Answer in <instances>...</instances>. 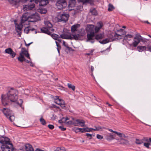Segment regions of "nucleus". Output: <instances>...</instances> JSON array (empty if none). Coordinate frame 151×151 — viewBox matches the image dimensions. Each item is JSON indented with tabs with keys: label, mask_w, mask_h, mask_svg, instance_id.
Listing matches in <instances>:
<instances>
[{
	"label": "nucleus",
	"mask_w": 151,
	"mask_h": 151,
	"mask_svg": "<svg viewBox=\"0 0 151 151\" xmlns=\"http://www.w3.org/2000/svg\"><path fill=\"white\" fill-rule=\"evenodd\" d=\"M133 36L131 34H127L124 37L123 40L129 41L130 40V39L133 37Z\"/></svg>",
	"instance_id": "nucleus-25"
},
{
	"label": "nucleus",
	"mask_w": 151,
	"mask_h": 151,
	"mask_svg": "<svg viewBox=\"0 0 151 151\" xmlns=\"http://www.w3.org/2000/svg\"><path fill=\"white\" fill-rule=\"evenodd\" d=\"M29 28L30 31H33L35 30V29L33 28H31L30 27V28Z\"/></svg>",
	"instance_id": "nucleus-59"
},
{
	"label": "nucleus",
	"mask_w": 151,
	"mask_h": 151,
	"mask_svg": "<svg viewBox=\"0 0 151 151\" xmlns=\"http://www.w3.org/2000/svg\"><path fill=\"white\" fill-rule=\"evenodd\" d=\"M99 42L101 44H105L111 42V40L109 38H107L102 41H99Z\"/></svg>",
	"instance_id": "nucleus-29"
},
{
	"label": "nucleus",
	"mask_w": 151,
	"mask_h": 151,
	"mask_svg": "<svg viewBox=\"0 0 151 151\" xmlns=\"http://www.w3.org/2000/svg\"><path fill=\"white\" fill-rule=\"evenodd\" d=\"M10 142V139L7 137L3 136L0 137V142L2 144L1 146L2 151L14 150L13 145Z\"/></svg>",
	"instance_id": "nucleus-2"
},
{
	"label": "nucleus",
	"mask_w": 151,
	"mask_h": 151,
	"mask_svg": "<svg viewBox=\"0 0 151 151\" xmlns=\"http://www.w3.org/2000/svg\"><path fill=\"white\" fill-rule=\"evenodd\" d=\"M138 50L139 52H142L145 50L147 49L145 46H139L137 47Z\"/></svg>",
	"instance_id": "nucleus-26"
},
{
	"label": "nucleus",
	"mask_w": 151,
	"mask_h": 151,
	"mask_svg": "<svg viewBox=\"0 0 151 151\" xmlns=\"http://www.w3.org/2000/svg\"><path fill=\"white\" fill-rule=\"evenodd\" d=\"M90 12L92 15L96 16L98 14L97 11L94 8H91L90 9Z\"/></svg>",
	"instance_id": "nucleus-24"
},
{
	"label": "nucleus",
	"mask_w": 151,
	"mask_h": 151,
	"mask_svg": "<svg viewBox=\"0 0 151 151\" xmlns=\"http://www.w3.org/2000/svg\"><path fill=\"white\" fill-rule=\"evenodd\" d=\"M52 106L54 108H57V109H59V106H57L55 105L52 104Z\"/></svg>",
	"instance_id": "nucleus-57"
},
{
	"label": "nucleus",
	"mask_w": 151,
	"mask_h": 151,
	"mask_svg": "<svg viewBox=\"0 0 151 151\" xmlns=\"http://www.w3.org/2000/svg\"><path fill=\"white\" fill-rule=\"evenodd\" d=\"M4 52L5 53L9 54L12 58L14 57L16 55V53L11 48H8L6 49Z\"/></svg>",
	"instance_id": "nucleus-13"
},
{
	"label": "nucleus",
	"mask_w": 151,
	"mask_h": 151,
	"mask_svg": "<svg viewBox=\"0 0 151 151\" xmlns=\"http://www.w3.org/2000/svg\"><path fill=\"white\" fill-rule=\"evenodd\" d=\"M8 1L10 3V4H15L17 2H19V1H16L14 0H8Z\"/></svg>",
	"instance_id": "nucleus-39"
},
{
	"label": "nucleus",
	"mask_w": 151,
	"mask_h": 151,
	"mask_svg": "<svg viewBox=\"0 0 151 151\" xmlns=\"http://www.w3.org/2000/svg\"><path fill=\"white\" fill-rule=\"evenodd\" d=\"M145 23H146L147 24H149L151 25V24H150L149 22L147 21H145L144 22Z\"/></svg>",
	"instance_id": "nucleus-64"
},
{
	"label": "nucleus",
	"mask_w": 151,
	"mask_h": 151,
	"mask_svg": "<svg viewBox=\"0 0 151 151\" xmlns=\"http://www.w3.org/2000/svg\"><path fill=\"white\" fill-rule=\"evenodd\" d=\"M68 86L69 88L71 89L73 91H74L75 90V86L74 85H72L70 83L68 84Z\"/></svg>",
	"instance_id": "nucleus-38"
},
{
	"label": "nucleus",
	"mask_w": 151,
	"mask_h": 151,
	"mask_svg": "<svg viewBox=\"0 0 151 151\" xmlns=\"http://www.w3.org/2000/svg\"><path fill=\"white\" fill-rule=\"evenodd\" d=\"M30 65L31 66L33 67L34 66V64H33V63L32 62H30Z\"/></svg>",
	"instance_id": "nucleus-58"
},
{
	"label": "nucleus",
	"mask_w": 151,
	"mask_h": 151,
	"mask_svg": "<svg viewBox=\"0 0 151 151\" xmlns=\"http://www.w3.org/2000/svg\"><path fill=\"white\" fill-rule=\"evenodd\" d=\"M24 61H25L27 63H30V61L28 60H26L25 59V60H24Z\"/></svg>",
	"instance_id": "nucleus-63"
},
{
	"label": "nucleus",
	"mask_w": 151,
	"mask_h": 151,
	"mask_svg": "<svg viewBox=\"0 0 151 151\" xmlns=\"http://www.w3.org/2000/svg\"><path fill=\"white\" fill-rule=\"evenodd\" d=\"M150 145V143H144V145L147 148H150L149 145Z\"/></svg>",
	"instance_id": "nucleus-46"
},
{
	"label": "nucleus",
	"mask_w": 151,
	"mask_h": 151,
	"mask_svg": "<svg viewBox=\"0 0 151 151\" xmlns=\"http://www.w3.org/2000/svg\"><path fill=\"white\" fill-rule=\"evenodd\" d=\"M29 28H30V27H26L24 29V32L27 34L28 33L29 31H30Z\"/></svg>",
	"instance_id": "nucleus-42"
},
{
	"label": "nucleus",
	"mask_w": 151,
	"mask_h": 151,
	"mask_svg": "<svg viewBox=\"0 0 151 151\" xmlns=\"http://www.w3.org/2000/svg\"><path fill=\"white\" fill-rule=\"evenodd\" d=\"M77 129H79V132H81L82 133H84L86 132V128H81L78 127Z\"/></svg>",
	"instance_id": "nucleus-40"
},
{
	"label": "nucleus",
	"mask_w": 151,
	"mask_h": 151,
	"mask_svg": "<svg viewBox=\"0 0 151 151\" xmlns=\"http://www.w3.org/2000/svg\"><path fill=\"white\" fill-rule=\"evenodd\" d=\"M54 151H66V149L63 147H57Z\"/></svg>",
	"instance_id": "nucleus-33"
},
{
	"label": "nucleus",
	"mask_w": 151,
	"mask_h": 151,
	"mask_svg": "<svg viewBox=\"0 0 151 151\" xmlns=\"http://www.w3.org/2000/svg\"><path fill=\"white\" fill-rule=\"evenodd\" d=\"M51 37L54 40H56L58 38H59V36L57 34H51Z\"/></svg>",
	"instance_id": "nucleus-37"
},
{
	"label": "nucleus",
	"mask_w": 151,
	"mask_h": 151,
	"mask_svg": "<svg viewBox=\"0 0 151 151\" xmlns=\"http://www.w3.org/2000/svg\"><path fill=\"white\" fill-rule=\"evenodd\" d=\"M126 137V138L121 137L120 138V142L121 144H126L128 143V141L127 139H124L127 138L128 137L127 136Z\"/></svg>",
	"instance_id": "nucleus-30"
},
{
	"label": "nucleus",
	"mask_w": 151,
	"mask_h": 151,
	"mask_svg": "<svg viewBox=\"0 0 151 151\" xmlns=\"http://www.w3.org/2000/svg\"><path fill=\"white\" fill-rule=\"evenodd\" d=\"M27 19L26 17H24V15H23L22 19H21L20 23L19 24H16L15 29L17 32L18 33L17 35L19 37H20L21 36L22 31V24L27 21Z\"/></svg>",
	"instance_id": "nucleus-4"
},
{
	"label": "nucleus",
	"mask_w": 151,
	"mask_h": 151,
	"mask_svg": "<svg viewBox=\"0 0 151 151\" xmlns=\"http://www.w3.org/2000/svg\"><path fill=\"white\" fill-rule=\"evenodd\" d=\"M90 40V42L92 43H93L95 42V39L94 38L91 39Z\"/></svg>",
	"instance_id": "nucleus-55"
},
{
	"label": "nucleus",
	"mask_w": 151,
	"mask_h": 151,
	"mask_svg": "<svg viewBox=\"0 0 151 151\" xmlns=\"http://www.w3.org/2000/svg\"><path fill=\"white\" fill-rule=\"evenodd\" d=\"M114 8L112 4H110L109 5V7L108 10L109 11H112Z\"/></svg>",
	"instance_id": "nucleus-34"
},
{
	"label": "nucleus",
	"mask_w": 151,
	"mask_h": 151,
	"mask_svg": "<svg viewBox=\"0 0 151 151\" xmlns=\"http://www.w3.org/2000/svg\"><path fill=\"white\" fill-rule=\"evenodd\" d=\"M19 54H21L23 55H24L27 57L28 59L31 60V58L29 57V54L28 52L26 50V49L24 47H22V50Z\"/></svg>",
	"instance_id": "nucleus-14"
},
{
	"label": "nucleus",
	"mask_w": 151,
	"mask_h": 151,
	"mask_svg": "<svg viewBox=\"0 0 151 151\" xmlns=\"http://www.w3.org/2000/svg\"><path fill=\"white\" fill-rule=\"evenodd\" d=\"M17 59L21 62H22L25 60V58L23 55L19 54V56L17 58Z\"/></svg>",
	"instance_id": "nucleus-28"
},
{
	"label": "nucleus",
	"mask_w": 151,
	"mask_h": 151,
	"mask_svg": "<svg viewBox=\"0 0 151 151\" xmlns=\"http://www.w3.org/2000/svg\"><path fill=\"white\" fill-rule=\"evenodd\" d=\"M139 42L140 41L139 40V37H138L137 35L134 38L132 43L129 44V45L130 46H133L134 47H136Z\"/></svg>",
	"instance_id": "nucleus-12"
},
{
	"label": "nucleus",
	"mask_w": 151,
	"mask_h": 151,
	"mask_svg": "<svg viewBox=\"0 0 151 151\" xmlns=\"http://www.w3.org/2000/svg\"><path fill=\"white\" fill-rule=\"evenodd\" d=\"M25 147L26 151H34V149L32 146L29 144H26Z\"/></svg>",
	"instance_id": "nucleus-19"
},
{
	"label": "nucleus",
	"mask_w": 151,
	"mask_h": 151,
	"mask_svg": "<svg viewBox=\"0 0 151 151\" xmlns=\"http://www.w3.org/2000/svg\"><path fill=\"white\" fill-rule=\"evenodd\" d=\"M63 45L65 47L66 46H67L68 44H66L65 42V41H63Z\"/></svg>",
	"instance_id": "nucleus-54"
},
{
	"label": "nucleus",
	"mask_w": 151,
	"mask_h": 151,
	"mask_svg": "<svg viewBox=\"0 0 151 151\" xmlns=\"http://www.w3.org/2000/svg\"><path fill=\"white\" fill-rule=\"evenodd\" d=\"M59 128L60 129L63 131H65L66 129V128H65L63 126H60L59 127Z\"/></svg>",
	"instance_id": "nucleus-50"
},
{
	"label": "nucleus",
	"mask_w": 151,
	"mask_h": 151,
	"mask_svg": "<svg viewBox=\"0 0 151 151\" xmlns=\"http://www.w3.org/2000/svg\"><path fill=\"white\" fill-rule=\"evenodd\" d=\"M137 36L139 37V40L140 41H140L142 42H145V39L142 37L140 35H137Z\"/></svg>",
	"instance_id": "nucleus-41"
},
{
	"label": "nucleus",
	"mask_w": 151,
	"mask_h": 151,
	"mask_svg": "<svg viewBox=\"0 0 151 151\" xmlns=\"http://www.w3.org/2000/svg\"><path fill=\"white\" fill-rule=\"evenodd\" d=\"M66 47V50L68 51H70V47L68 46V45H67V46L65 47Z\"/></svg>",
	"instance_id": "nucleus-53"
},
{
	"label": "nucleus",
	"mask_w": 151,
	"mask_h": 151,
	"mask_svg": "<svg viewBox=\"0 0 151 151\" xmlns=\"http://www.w3.org/2000/svg\"><path fill=\"white\" fill-rule=\"evenodd\" d=\"M86 132H90L93 131V128L86 127Z\"/></svg>",
	"instance_id": "nucleus-45"
},
{
	"label": "nucleus",
	"mask_w": 151,
	"mask_h": 151,
	"mask_svg": "<svg viewBox=\"0 0 151 151\" xmlns=\"http://www.w3.org/2000/svg\"><path fill=\"white\" fill-rule=\"evenodd\" d=\"M32 43V42H31L29 44H27L25 42V45L27 46H29Z\"/></svg>",
	"instance_id": "nucleus-56"
},
{
	"label": "nucleus",
	"mask_w": 151,
	"mask_h": 151,
	"mask_svg": "<svg viewBox=\"0 0 151 151\" xmlns=\"http://www.w3.org/2000/svg\"><path fill=\"white\" fill-rule=\"evenodd\" d=\"M60 37L63 39H70L72 40L71 36L66 34H62L60 35Z\"/></svg>",
	"instance_id": "nucleus-21"
},
{
	"label": "nucleus",
	"mask_w": 151,
	"mask_h": 151,
	"mask_svg": "<svg viewBox=\"0 0 151 151\" xmlns=\"http://www.w3.org/2000/svg\"><path fill=\"white\" fill-rule=\"evenodd\" d=\"M115 133L120 138H121V137L126 138L127 137L126 136H125V135L124 134L117 132L116 131L115 132Z\"/></svg>",
	"instance_id": "nucleus-32"
},
{
	"label": "nucleus",
	"mask_w": 151,
	"mask_h": 151,
	"mask_svg": "<svg viewBox=\"0 0 151 151\" xmlns=\"http://www.w3.org/2000/svg\"><path fill=\"white\" fill-rule=\"evenodd\" d=\"M35 7L34 4H28L27 5H23V10L24 11H27L32 10Z\"/></svg>",
	"instance_id": "nucleus-11"
},
{
	"label": "nucleus",
	"mask_w": 151,
	"mask_h": 151,
	"mask_svg": "<svg viewBox=\"0 0 151 151\" xmlns=\"http://www.w3.org/2000/svg\"><path fill=\"white\" fill-rule=\"evenodd\" d=\"M122 35H124L119 34L117 33H112L109 35V39H110L111 42L116 40H119L122 38Z\"/></svg>",
	"instance_id": "nucleus-8"
},
{
	"label": "nucleus",
	"mask_w": 151,
	"mask_h": 151,
	"mask_svg": "<svg viewBox=\"0 0 151 151\" xmlns=\"http://www.w3.org/2000/svg\"><path fill=\"white\" fill-rule=\"evenodd\" d=\"M109 131H110V132H113L114 133H115L116 132V131H113L112 129H109Z\"/></svg>",
	"instance_id": "nucleus-62"
},
{
	"label": "nucleus",
	"mask_w": 151,
	"mask_h": 151,
	"mask_svg": "<svg viewBox=\"0 0 151 151\" xmlns=\"http://www.w3.org/2000/svg\"><path fill=\"white\" fill-rule=\"evenodd\" d=\"M72 36H71V38L72 40L74 39L76 40H78L80 37L79 34H75L72 35Z\"/></svg>",
	"instance_id": "nucleus-27"
},
{
	"label": "nucleus",
	"mask_w": 151,
	"mask_h": 151,
	"mask_svg": "<svg viewBox=\"0 0 151 151\" xmlns=\"http://www.w3.org/2000/svg\"><path fill=\"white\" fill-rule=\"evenodd\" d=\"M80 26V25L78 24H75L73 25L71 27V31L72 32H74L77 31V29Z\"/></svg>",
	"instance_id": "nucleus-23"
},
{
	"label": "nucleus",
	"mask_w": 151,
	"mask_h": 151,
	"mask_svg": "<svg viewBox=\"0 0 151 151\" xmlns=\"http://www.w3.org/2000/svg\"><path fill=\"white\" fill-rule=\"evenodd\" d=\"M6 116L9 119L10 121L12 122L15 119V117L13 115L12 111L9 109L4 108L1 110Z\"/></svg>",
	"instance_id": "nucleus-5"
},
{
	"label": "nucleus",
	"mask_w": 151,
	"mask_h": 151,
	"mask_svg": "<svg viewBox=\"0 0 151 151\" xmlns=\"http://www.w3.org/2000/svg\"><path fill=\"white\" fill-rule=\"evenodd\" d=\"M78 1L84 4L86 3H88L92 5L93 4V0H78Z\"/></svg>",
	"instance_id": "nucleus-20"
},
{
	"label": "nucleus",
	"mask_w": 151,
	"mask_h": 151,
	"mask_svg": "<svg viewBox=\"0 0 151 151\" xmlns=\"http://www.w3.org/2000/svg\"><path fill=\"white\" fill-rule=\"evenodd\" d=\"M28 18L30 19L29 21L31 22H35L40 20V18L39 14L37 13L31 15Z\"/></svg>",
	"instance_id": "nucleus-10"
},
{
	"label": "nucleus",
	"mask_w": 151,
	"mask_h": 151,
	"mask_svg": "<svg viewBox=\"0 0 151 151\" xmlns=\"http://www.w3.org/2000/svg\"><path fill=\"white\" fill-rule=\"evenodd\" d=\"M35 151H44L43 150H40V149L37 148L36 150Z\"/></svg>",
	"instance_id": "nucleus-61"
},
{
	"label": "nucleus",
	"mask_w": 151,
	"mask_h": 151,
	"mask_svg": "<svg viewBox=\"0 0 151 151\" xmlns=\"http://www.w3.org/2000/svg\"><path fill=\"white\" fill-rule=\"evenodd\" d=\"M94 51V50H92L88 53H86L85 54V55H93V53Z\"/></svg>",
	"instance_id": "nucleus-44"
},
{
	"label": "nucleus",
	"mask_w": 151,
	"mask_h": 151,
	"mask_svg": "<svg viewBox=\"0 0 151 151\" xmlns=\"http://www.w3.org/2000/svg\"><path fill=\"white\" fill-rule=\"evenodd\" d=\"M85 122L83 119H77L74 121H70L67 122L69 125H73L75 126H78L79 125L82 127H85Z\"/></svg>",
	"instance_id": "nucleus-7"
},
{
	"label": "nucleus",
	"mask_w": 151,
	"mask_h": 151,
	"mask_svg": "<svg viewBox=\"0 0 151 151\" xmlns=\"http://www.w3.org/2000/svg\"><path fill=\"white\" fill-rule=\"evenodd\" d=\"M39 1H40V0H30V2H31L34 1L35 3L37 4L38 2H39Z\"/></svg>",
	"instance_id": "nucleus-52"
},
{
	"label": "nucleus",
	"mask_w": 151,
	"mask_h": 151,
	"mask_svg": "<svg viewBox=\"0 0 151 151\" xmlns=\"http://www.w3.org/2000/svg\"><path fill=\"white\" fill-rule=\"evenodd\" d=\"M86 135L88 137H89V139H92V134H90L89 133H86Z\"/></svg>",
	"instance_id": "nucleus-47"
},
{
	"label": "nucleus",
	"mask_w": 151,
	"mask_h": 151,
	"mask_svg": "<svg viewBox=\"0 0 151 151\" xmlns=\"http://www.w3.org/2000/svg\"><path fill=\"white\" fill-rule=\"evenodd\" d=\"M41 123L43 125H45L46 124V122L45 120L42 118L41 117L40 119Z\"/></svg>",
	"instance_id": "nucleus-36"
},
{
	"label": "nucleus",
	"mask_w": 151,
	"mask_h": 151,
	"mask_svg": "<svg viewBox=\"0 0 151 151\" xmlns=\"http://www.w3.org/2000/svg\"><path fill=\"white\" fill-rule=\"evenodd\" d=\"M143 139H136L135 143L136 144H141L143 143Z\"/></svg>",
	"instance_id": "nucleus-35"
},
{
	"label": "nucleus",
	"mask_w": 151,
	"mask_h": 151,
	"mask_svg": "<svg viewBox=\"0 0 151 151\" xmlns=\"http://www.w3.org/2000/svg\"><path fill=\"white\" fill-rule=\"evenodd\" d=\"M45 24L46 27H43L40 29L42 32L45 33L49 35H50L52 32H53L54 29H53L52 24L49 21L45 22Z\"/></svg>",
	"instance_id": "nucleus-3"
},
{
	"label": "nucleus",
	"mask_w": 151,
	"mask_h": 151,
	"mask_svg": "<svg viewBox=\"0 0 151 151\" xmlns=\"http://www.w3.org/2000/svg\"><path fill=\"white\" fill-rule=\"evenodd\" d=\"M48 127L51 129H52L54 128V126L51 124H49L48 126Z\"/></svg>",
	"instance_id": "nucleus-49"
},
{
	"label": "nucleus",
	"mask_w": 151,
	"mask_h": 151,
	"mask_svg": "<svg viewBox=\"0 0 151 151\" xmlns=\"http://www.w3.org/2000/svg\"><path fill=\"white\" fill-rule=\"evenodd\" d=\"M94 69V68L93 66H91V70L92 72H93Z\"/></svg>",
	"instance_id": "nucleus-60"
},
{
	"label": "nucleus",
	"mask_w": 151,
	"mask_h": 151,
	"mask_svg": "<svg viewBox=\"0 0 151 151\" xmlns=\"http://www.w3.org/2000/svg\"><path fill=\"white\" fill-rule=\"evenodd\" d=\"M56 5L58 9L62 10L65 8L67 5V4L65 0H58Z\"/></svg>",
	"instance_id": "nucleus-9"
},
{
	"label": "nucleus",
	"mask_w": 151,
	"mask_h": 151,
	"mask_svg": "<svg viewBox=\"0 0 151 151\" xmlns=\"http://www.w3.org/2000/svg\"><path fill=\"white\" fill-rule=\"evenodd\" d=\"M18 92L15 89L11 88L6 93V95L2 94L1 96L2 104L4 106L8 104L9 100L14 102L18 99Z\"/></svg>",
	"instance_id": "nucleus-1"
},
{
	"label": "nucleus",
	"mask_w": 151,
	"mask_h": 151,
	"mask_svg": "<svg viewBox=\"0 0 151 151\" xmlns=\"http://www.w3.org/2000/svg\"><path fill=\"white\" fill-rule=\"evenodd\" d=\"M59 97L58 96H55L54 97V99L55 101H58V100H59Z\"/></svg>",
	"instance_id": "nucleus-51"
},
{
	"label": "nucleus",
	"mask_w": 151,
	"mask_h": 151,
	"mask_svg": "<svg viewBox=\"0 0 151 151\" xmlns=\"http://www.w3.org/2000/svg\"><path fill=\"white\" fill-rule=\"evenodd\" d=\"M54 102L63 108L65 107L64 101L62 99H59L58 101H55Z\"/></svg>",
	"instance_id": "nucleus-15"
},
{
	"label": "nucleus",
	"mask_w": 151,
	"mask_h": 151,
	"mask_svg": "<svg viewBox=\"0 0 151 151\" xmlns=\"http://www.w3.org/2000/svg\"><path fill=\"white\" fill-rule=\"evenodd\" d=\"M104 35L101 34L96 35L95 37V39L98 40H99L103 38Z\"/></svg>",
	"instance_id": "nucleus-31"
},
{
	"label": "nucleus",
	"mask_w": 151,
	"mask_h": 151,
	"mask_svg": "<svg viewBox=\"0 0 151 151\" xmlns=\"http://www.w3.org/2000/svg\"><path fill=\"white\" fill-rule=\"evenodd\" d=\"M69 17V14H60L55 19L58 22H66L68 20Z\"/></svg>",
	"instance_id": "nucleus-6"
},
{
	"label": "nucleus",
	"mask_w": 151,
	"mask_h": 151,
	"mask_svg": "<svg viewBox=\"0 0 151 151\" xmlns=\"http://www.w3.org/2000/svg\"><path fill=\"white\" fill-rule=\"evenodd\" d=\"M49 0H40L39 5L40 6H45L49 3Z\"/></svg>",
	"instance_id": "nucleus-18"
},
{
	"label": "nucleus",
	"mask_w": 151,
	"mask_h": 151,
	"mask_svg": "<svg viewBox=\"0 0 151 151\" xmlns=\"http://www.w3.org/2000/svg\"><path fill=\"white\" fill-rule=\"evenodd\" d=\"M99 27L96 26L95 28L93 27L92 28H90V30L93 31L94 32V34L95 33H96L98 32L102 26V25L101 23H99Z\"/></svg>",
	"instance_id": "nucleus-17"
},
{
	"label": "nucleus",
	"mask_w": 151,
	"mask_h": 151,
	"mask_svg": "<svg viewBox=\"0 0 151 151\" xmlns=\"http://www.w3.org/2000/svg\"><path fill=\"white\" fill-rule=\"evenodd\" d=\"M96 137L97 138L100 139H101L103 138V137L102 136L99 134L97 135Z\"/></svg>",
	"instance_id": "nucleus-48"
},
{
	"label": "nucleus",
	"mask_w": 151,
	"mask_h": 151,
	"mask_svg": "<svg viewBox=\"0 0 151 151\" xmlns=\"http://www.w3.org/2000/svg\"><path fill=\"white\" fill-rule=\"evenodd\" d=\"M95 127V129L93 128V131H99L100 129H101L103 128H102L100 126H99L97 127Z\"/></svg>",
	"instance_id": "nucleus-43"
},
{
	"label": "nucleus",
	"mask_w": 151,
	"mask_h": 151,
	"mask_svg": "<svg viewBox=\"0 0 151 151\" xmlns=\"http://www.w3.org/2000/svg\"><path fill=\"white\" fill-rule=\"evenodd\" d=\"M115 136L111 134H109L106 136V139L108 141H110L114 139Z\"/></svg>",
	"instance_id": "nucleus-22"
},
{
	"label": "nucleus",
	"mask_w": 151,
	"mask_h": 151,
	"mask_svg": "<svg viewBox=\"0 0 151 151\" xmlns=\"http://www.w3.org/2000/svg\"><path fill=\"white\" fill-rule=\"evenodd\" d=\"M89 31L90 32V33L88 34L87 35V38H88L87 41H89L93 38L95 36L94 32L93 31L90 30V28H89Z\"/></svg>",
	"instance_id": "nucleus-16"
}]
</instances>
